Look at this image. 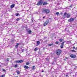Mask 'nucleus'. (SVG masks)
<instances>
[{
    "instance_id": "3",
    "label": "nucleus",
    "mask_w": 77,
    "mask_h": 77,
    "mask_svg": "<svg viewBox=\"0 0 77 77\" xmlns=\"http://www.w3.org/2000/svg\"><path fill=\"white\" fill-rule=\"evenodd\" d=\"M61 53H62V51L59 49L57 50L56 51V54L58 56H59V55L61 54Z\"/></svg>"
},
{
    "instance_id": "12",
    "label": "nucleus",
    "mask_w": 77,
    "mask_h": 77,
    "mask_svg": "<svg viewBox=\"0 0 77 77\" xmlns=\"http://www.w3.org/2000/svg\"><path fill=\"white\" fill-rule=\"evenodd\" d=\"M67 14V13L66 12L64 13V18H66V15Z\"/></svg>"
},
{
    "instance_id": "19",
    "label": "nucleus",
    "mask_w": 77,
    "mask_h": 77,
    "mask_svg": "<svg viewBox=\"0 0 77 77\" xmlns=\"http://www.w3.org/2000/svg\"><path fill=\"white\" fill-rule=\"evenodd\" d=\"M38 50V48H35L34 49L35 51H37V50Z\"/></svg>"
},
{
    "instance_id": "20",
    "label": "nucleus",
    "mask_w": 77,
    "mask_h": 77,
    "mask_svg": "<svg viewBox=\"0 0 77 77\" xmlns=\"http://www.w3.org/2000/svg\"><path fill=\"white\" fill-rule=\"evenodd\" d=\"M71 51H72V52H76V51L74 50H71Z\"/></svg>"
},
{
    "instance_id": "41",
    "label": "nucleus",
    "mask_w": 77,
    "mask_h": 77,
    "mask_svg": "<svg viewBox=\"0 0 77 77\" xmlns=\"http://www.w3.org/2000/svg\"><path fill=\"white\" fill-rule=\"evenodd\" d=\"M64 60H66V58H65L64 59Z\"/></svg>"
},
{
    "instance_id": "34",
    "label": "nucleus",
    "mask_w": 77,
    "mask_h": 77,
    "mask_svg": "<svg viewBox=\"0 0 77 77\" xmlns=\"http://www.w3.org/2000/svg\"><path fill=\"white\" fill-rule=\"evenodd\" d=\"M65 59H67V60L68 59V58L67 57H65Z\"/></svg>"
},
{
    "instance_id": "11",
    "label": "nucleus",
    "mask_w": 77,
    "mask_h": 77,
    "mask_svg": "<svg viewBox=\"0 0 77 77\" xmlns=\"http://www.w3.org/2000/svg\"><path fill=\"white\" fill-rule=\"evenodd\" d=\"M15 6V4H13L11 6V8H14Z\"/></svg>"
},
{
    "instance_id": "8",
    "label": "nucleus",
    "mask_w": 77,
    "mask_h": 77,
    "mask_svg": "<svg viewBox=\"0 0 77 77\" xmlns=\"http://www.w3.org/2000/svg\"><path fill=\"white\" fill-rule=\"evenodd\" d=\"M42 4H43V5L44 6H45V5H47V4H48V3L47 2H45L43 3Z\"/></svg>"
},
{
    "instance_id": "40",
    "label": "nucleus",
    "mask_w": 77,
    "mask_h": 77,
    "mask_svg": "<svg viewBox=\"0 0 77 77\" xmlns=\"http://www.w3.org/2000/svg\"><path fill=\"white\" fill-rule=\"evenodd\" d=\"M42 72H44V71L43 70L42 71Z\"/></svg>"
},
{
    "instance_id": "27",
    "label": "nucleus",
    "mask_w": 77,
    "mask_h": 77,
    "mask_svg": "<svg viewBox=\"0 0 77 77\" xmlns=\"http://www.w3.org/2000/svg\"><path fill=\"white\" fill-rule=\"evenodd\" d=\"M17 73L18 74H20V71H17Z\"/></svg>"
},
{
    "instance_id": "25",
    "label": "nucleus",
    "mask_w": 77,
    "mask_h": 77,
    "mask_svg": "<svg viewBox=\"0 0 77 77\" xmlns=\"http://www.w3.org/2000/svg\"><path fill=\"white\" fill-rule=\"evenodd\" d=\"M59 42H55L56 44H59Z\"/></svg>"
},
{
    "instance_id": "1",
    "label": "nucleus",
    "mask_w": 77,
    "mask_h": 77,
    "mask_svg": "<svg viewBox=\"0 0 77 77\" xmlns=\"http://www.w3.org/2000/svg\"><path fill=\"white\" fill-rule=\"evenodd\" d=\"M42 11L43 13H45L46 14H48L50 12V10L48 9H46L45 8H42Z\"/></svg>"
},
{
    "instance_id": "45",
    "label": "nucleus",
    "mask_w": 77,
    "mask_h": 77,
    "mask_svg": "<svg viewBox=\"0 0 77 77\" xmlns=\"http://www.w3.org/2000/svg\"><path fill=\"white\" fill-rule=\"evenodd\" d=\"M66 76H68V75H66Z\"/></svg>"
},
{
    "instance_id": "22",
    "label": "nucleus",
    "mask_w": 77,
    "mask_h": 77,
    "mask_svg": "<svg viewBox=\"0 0 77 77\" xmlns=\"http://www.w3.org/2000/svg\"><path fill=\"white\" fill-rule=\"evenodd\" d=\"M2 71H4V72H6V70L5 69H2Z\"/></svg>"
},
{
    "instance_id": "28",
    "label": "nucleus",
    "mask_w": 77,
    "mask_h": 77,
    "mask_svg": "<svg viewBox=\"0 0 77 77\" xmlns=\"http://www.w3.org/2000/svg\"><path fill=\"white\" fill-rule=\"evenodd\" d=\"M48 46H51V45H53L52 44H49L48 45Z\"/></svg>"
},
{
    "instance_id": "36",
    "label": "nucleus",
    "mask_w": 77,
    "mask_h": 77,
    "mask_svg": "<svg viewBox=\"0 0 77 77\" xmlns=\"http://www.w3.org/2000/svg\"><path fill=\"white\" fill-rule=\"evenodd\" d=\"M19 45V44L17 43V44L16 45H17V46H18Z\"/></svg>"
},
{
    "instance_id": "15",
    "label": "nucleus",
    "mask_w": 77,
    "mask_h": 77,
    "mask_svg": "<svg viewBox=\"0 0 77 77\" xmlns=\"http://www.w3.org/2000/svg\"><path fill=\"white\" fill-rule=\"evenodd\" d=\"M35 66H32V70H34L35 69Z\"/></svg>"
},
{
    "instance_id": "4",
    "label": "nucleus",
    "mask_w": 77,
    "mask_h": 77,
    "mask_svg": "<svg viewBox=\"0 0 77 77\" xmlns=\"http://www.w3.org/2000/svg\"><path fill=\"white\" fill-rule=\"evenodd\" d=\"M74 20V18H72L68 20V22H72V21H73Z\"/></svg>"
},
{
    "instance_id": "6",
    "label": "nucleus",
    "mask_w": 77,
    "mask_h": 77,
    "mask_svg": "<svg viewBox=\"0 0 77 77\" xmlns=\"http://www.w3.org/2000/svg\"><path fill=\"white\" fill-rule=\"evenodd\" d=\"M70 57H71V58L74 59V58H75V55L74 54H71L70 55Z\"/></svg>"
},
{
    "instance_id": "7",
    "label": "nucleus",
    "mask_w": 77,
    "mask_h": 77,
    "mask_svg": "<svg viewBox=\"0 0 77 77\" xmlns=\"http://www.w3.org/2000/svg\"><path fill=\"white\" fill-rule=\"evenodd\" d=\"M61 45L60 46L61 48H63V45H64V42H63L61 44Z\"/></svg>"
},
{
    "instance_id": "18",
    "label": "nucleus",
    "mask_w": 77,
    "mask_h": 77,
    "mask_svg": "<svg viewBox=\"0 0 77 77\" xmlns=\"http://www.w3.org/2000/svg\"><path fill=\"white\" fill-rule=\"evenodd\" d=\"M59 41L60 42H62V41H63V39H62L61 38L60 39Z\"/></svg>"
},
{
    "instance_id": "33",
    "label": "nucleus",
    "mask_w": 77,
    "mask_h": 77,
    "mask_svg": "<svg viewBox=\"0 0 77 77\" xmlns=\"http://www.w3.org/2000/svg\"><path fill=\"white\" fill-rule=\"evenodd\" d=\"M46 60L48 61H49V59H48V58H46Z\"/></svg>"
},
{
    "instance_id": "42",
    "label": "nucleus",
    "mask_w": 77,
    "mask_h": 77,
    "mask_svg": "<svg viewBox=\"0 0 77 77\" xmlns=\"http://www.w3.org/2000/svg\"><path fill=\"white\" fill-rule=\"evenodd\" d=\"M32 22L33 23V20H32Z\"/></svg>"
},
{
    "instance_id": "2",
    "label": "nucleus",
    "mask_w": 77,
    "mask_h": 77,
    "mask_svg": "<svg viewBox=\"0 0 77 77\" xmlns=\"http://www.w3.org/2000/svg\"><path fill=\"white\" fill-rule=\"evenodd\" d=\"M44 2V0H40L38 1L37 3V6H40V5H42Z\"/></svg>"
},
{
    "instance_id": "30",
    "label": "nucleus",
    "mask_w": 77,
    "mask_h": 77,
    "mask_svg": "<svg viewBox=\"0 0 77 77\" xmlns=\"http://www.w3.org/2000/svg\"><path fill=\"white\" fill-rule=\"evenodd\" d=\"M56 15H59V13L58 12H57L56 13Z\"/></svg>"
},
{
    "instance_id": "14",
    "label": "nucleus",
    "mask_w": 77,
    "mask_h": 77,
    "mask_svg": "<svg viewBox=\"0 0 77 77\" xmlns=\"http://www.w3.org/2000/svg\"><path fill=\"white\" fill-rule=\"evenodd\" d=\"M37 45H39L40 44V42L38 41L37 42Z\"/></svg>"
},
{
    "instance_id": "39",
    "label": "nucleus",
    "mask_w": 77,
    "mask_h": 77,
    "mask_svg": "<svg viewBox=\"0 0 77 77\" xmlns=\"http://www.w3.org/2000/svg\"><path fill=\"white\" fill-rule=\"evenodd\" d=\"M7 61H9V59L8 58L7 59Z\"/></svg>"
},
{
    "instance_id": "35",
    "label": "nucleus",
    "mask_w": 77,
    "mask_h": 77,
    "mask_svg": "<svg viewBox=\"0 0 77 77\" xmlns=\"http://www.w3.org/2000/svg\"><path fill=\"white\" fill-rule=\"evenodd\" d=\"M72 48H73V49H75V46H73L72 47Z\"/></svg>"
},
{
    "instance_id": "38",
    "label": "nucleus",
    "mask_w": 77,
    "mask_h": 77,
    "mask_svg": "<svg viewBox=\"0 0 77 77\" xmlns=\"http://www.w3.org/2000/svg\"><path fill=\"white\" fill-rule=\"evenodd\" d=\"M45 18V17L44 16V17H43V19H44V18Z\"/></svg>"
},
{
    "instance_id": "9",
    "label": "nucleus",
    "mask_w": 77,
    "mask_h": 77,
    "mask_svg": "<svg viewBox=\"0 0 77 77\" xmlns=\"http://www.w3.org/2000/svg\"><path fill=\"white\" fill-rule=\"evenodd\" d=\"M71 17V15L69 14H68L67 15V16L66 17L67 18H69Z\"/></svg>"
},
{
    "instance_id": "32",
    "label": "nucleus",
    "mask_w": 77,
    "mask_h": 77,
    "mask_svg": "<svg viewBox=\"0 0 77 77\" xmlns=\"http://www.w3.org/2000/svg\"><path fill=\"white\" fill-rule=\"evenodd\" d=\"M15 47H16V48H18V46H17V45H16L15 46Z\"/></svg>"
},
{
    "instance_id": "23",
    "label": "nucleus",
    "mask_w": 77,
    "mask_h": 77,
    "mask_svg": "<svg viewBox=\"0 0 77 77\" xmlns=\"http://www.w3.org/2000/svg\"><path fill=\"white\" fill-rule=\"evenodd\" d=\"M15 15L17 17H18V15H19V14L17 13L16 14H15Z\"/></svg>"
},
{
    "instance_id": "24",
    "label": "nucleus",
    "mask_w": 77,
    "mask_h": 77,
    "mask_svg": "<svg viewBox=\"0 0 77 77\" xmlns=\"http://www.w3.org/2000/svg\"><path fill=\"white\" fill-rule=\"evenodd\" d=\"M72 5H71L70 6H69L70 8H72Z\"/></svg>"
},
{
    "instance_id": "29",
    "label": "nucleus",
    "mask_w": 77,
    "mask_h": 77,
    "mask_svg": "<svg viewBox=\"0 0 77 77\" xmlns=\"http://www.w3.org/2000/svg\"><path fill=\"white\" fill-rule=\"evenodd\" d=\"M20 20V19L19 18H18L17 19H16L17 21H19V20Z\"/></svg>"
},
{
    "instance_id": "13",
    "label": "nucleus",
    "mask_w": 77,
    "mask_h": 77,
    "mask_svg": "<svg viewBox=\"0 0 77 77\" xmlns=\"http://www.w3.org/2000/svg\"><path fill=\"white\" fill-rule=\"evenodd\" d=\"M28 33L29 34H31V33H32V31L30 30L28 31Z\"/></svg>"
},
{
    "instance_id": "31",
    "label": "nucleus",
    "mask_w": 77,
    "mask_h": 77,
    "mask_svg": "<svg viewBox=\"0 0 77 77\" xmlns=\"http://www.w3.org/2000/svg\"><path fill=\"white\" fill-rule=\"evenodd\" d=\"M1 77H5V75H2Z\"/></svg>"
},
{
    "instance_id": "43",
    "label": "nucleus",
    "mask_w": 77,
    "mask_h": 77,
    "mask_svg": "<svg viewBox=\"0 0 77 77\" xmlns=\"http://www.w3.org/2000/svg\"><path fill=\"white\" fill-rule=\"evenodd\" d=\"M0 67H2V65H0Z\"/></svg>"
},
{
    "instance_id": "16",
    "label": "nucleus",
    "mask_w": 77,
    "mask_h": 77,
    "mask_svg": "<svg viewBox=\"0 0 77 77\" xmlns=\"http://www.w3.org/2000/svg\"><path fill=\"white\" fill-rule=\"evenodd\" d=\"M47 25V24L45 22V23H44V24H43L44 26H46Z\"/></svg>"
},
{
    "instance_id": "5",
    "label": "nucleus",
    "mask_w": 77,
    "mask_h": 77,
    "mask_svg": "<svg viewBox=\"0 0 77 77\" xmlns=\"http://www.w3.org/2000/svg\"><path fill=\"white\" fill-rule=\"evenodd\" d=\"M23 62V60H18V61H15V62H16V63H22V62Z\"/></svg>"
},
{
    "instance_id": "10",
    "label": "nucleus",
    "mask_w": 77,
    "mask_h": 77,
    "mask_svg": "<svg viewBox=\"0 0 77 77\" xmlns=\"http://www.w3.org/2000/svg\"><path fill=\"white\" fill-rule=\"evenodd\" d=\"M24 68H25V69H29V67L27 66H24Z\"/></svg>"
},
{
    "instance_id": "17",
    "label": "nucleus",
    "mask_w": 77,
    "mask_h": 77,
    "mask_svg": "<svg viewBox=\"0 0 77 77\" xmlns=\"http://www.w3.org/2000/svg\"><path fill=\"white\" fill-rule=\"evenodd\" d=\"M45 23L47 24H48V23H49V21H48V20H47L46 21H45Z\"/></svg>"
},
{
    "instance_id": "37",
    "label": "nucleus",
    "mask_w": 77,
    "mask_h": 77,
    "mask_svg": "<svg viewBox=\"0 0 77 77\" xmlns=\"http://www.w3.org/2000/svg\"><path fill=\"white\" fill-rule=\"evenodd\" d=\"M75 50H77V48H75Z\"/></svg>"
},
{
    "instance_id": "26",
    "label": "nucleus",
    "mask_w": 77,
    "mask_h": 77,
    "mask_svg": "<svg viewBox=\"0 0 77 77\" xmlns=\"http://www.w3.org/2000/svg\"><path fill=\"white\" fill-rule=\"evenodd\" d=\"M29 62H27L26 63V65H29Z\"/></svg>"
},
{
    "instance_id": "21",
    "label": "nucleus",
    "mask_w": 77,
    "mask_h": 77,
    "mask_svg": "<svg viewBox=\"0 0 77 77\" xmlns=\"http://www.w3.org/2000/svg\"><path fill=\"white\" fill-rule=\"evenodd\" d=\"M18 67V65L17 64H16L14 66V68H17Z\"/></svg>"
},
{
    "instance_id": "44",
    "label": "nucleus",
    "mask_w": 77,
    "mask_h": 77,
    "mask_svg": "<svg viewBox=\"0 0 77 77\" xmlns=\"http://www.w3.org/2000/svg\"><path fill=\"white\" fill-rule=\"evenodd\" d=\"M26 55H27H27H28V56H29V54H26Z\"/></svg>"
}]
</instances>
